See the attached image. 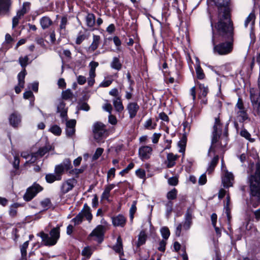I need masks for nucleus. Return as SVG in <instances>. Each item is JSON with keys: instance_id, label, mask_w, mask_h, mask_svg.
<instances>
[{"instance_id": "nucleus-30", "label": "nucleus", "mask_w": 260, "mask_h": 260, "mask_svg": "<svg viewBox=\"0 0 260 260\" xmlns=\"http://www.w3.org/2000/svg\"><path fill=\"white\" fill-rule=\"evenodd\" d=\"M29 3H24L22 9L18 10L17 12L16 15H17V17H19L21 18L22 17H23L24 14L27 12L28 9H27V7L29 8Z\"/></svg>"}, {"instance_id": "nucleus-63", "label": "nucleus", "mask_w": 260, "mask_h": 260, "mask_svg": "<svg viewBox=\"0 0 260 260\" xmlns=\"http://www.w3.org/2000/svg\"><path fill=\"white\" fill-rule=\"evenodd\" d=\"M136 175L140 178H144L145 177V172L142 169H139L136 172Z\"/></svg>"}, {"instance_id": "nucleus-64", "label": "nucleus", "mask_w": 260, "mask_h": 260, "mask_svg": "<svg viewBox=\"0 0 260 260\" xmlns=\"http://www.w3.org/2000/svg\"><path fill=\"white\" fill-rule=\"evenodd\" d=\"M86 81V79L85 77L83 76L80 75L77 77V82L78 84L80 85H83L85 83Z\"/></svg>"}, {"instance_id": "nucleus-17", "label": "nucleus", "mask_w": 260, "mask_h": 260, "mask_svg": "<svg viewBox=\"0 0 260 260\" xmlns=\"http://www.w3.org/2000/svg\"><path fill=\"white\" fill-rule=\"evenodd\" d=\"M21 117L19 114L14 112L11 114L9 117L10 124L14 127H16L21 122Z\"/></svg>"}, {"instance_id": "nucleus-35", "label": "nucleus", "mask_w": 260, "mask_h": 260, "mask_svg": "<svg viewBox=\"0 0 260 260\" xmlns=\"http://www.w3.org/2000/svg\"><path fill=\"white\" fill-rule=\"evenodd\" d=\"M64 169H63L62 165H56L54 169L55 174L58 177H59V179L61 180V176L63 174Z\"/></svg>"}, {"instance_id": "nucleus-33", "label": "nucleus", "mask_w": 260, "mask_h": 260, "mask_svg": "<svg viewBox=\"0 0 260 260\" xmlns=\"http://www.w3.org/2000/svg\"><path fill=\"white\" fill-rule=\"evenodd\" d=\"M237 117L240 122H243L248 119V116L245 110H239L237 112Z\"/></svg>"}, {"instance_id": "nucleus-53", "label": "nucleus", "mask_w": 260, "mask_h": 260, "mask_svg": "<svg viewBox=\"0 0 260 260\" xmlns=\"http://www.w3.org/2000/svg\"><path fill=\"white\" fill-rule=\"evenodd\" d=\"M73 96V93L71 90L67 89L62 93V97L64 100H68L72 98Z\"/></svg>"}, {"instance_id": "nucleus-25", "label": "nucleus", "mask_w": 260, "mask_h": 260, "mask_svg": "<svg viewBox=\"0 0 260 260\" xmlns=\"http://www.w3.org/2000/svg\"><path fill=\"white\" fill-rule=\"evenodd\" d=\"M82 213L83 217H85L86 219L90 222L92 218V215L90 212V209L86 204H84L83 209L81 211Z\"/></svg>"}, {"instance_id": "nucleus-41", "label": "nucleus", "mask_w": 260, "mask_h": 260, "mask_svg": "<svg viewBox=\"0 0 260 260\" xmlns=\"http://www.w3.org/2000/svg\"><path fill=\"white\" fill-rule=\"evenodd\" d=\"M196 72L198 79L202 80L205 78V75L204 73L203 70L202 69L200 65L197 66L196 68Z\"/></svg>"}, {"instance_id": "nucleus-48", "label": "nucleus", "mask_w": 260, "mask_h": 260, "mask_svg": "<svg viewBox=\"0 0 260 260\" xmlns=\"http://www.w3.org/2000/svg\"><path fill=\"white\" fill-rule=\"evenodd\" d=\"M51 204V201L49 199H45L41 202V205L44 210L49 208Z\"/></svg>"}, {"instance_id": "nucleus-3", "label": "nucleus", "mask_w": 260, "mask_h": 260, "mask_svg": "<svg viewBox=\"0 0 260 260\" xmlns=\"http://www.w3.org/2000/svg\"><path fill=\"white\" fill-rule=\"evenodd\" d=\"M214 2L218 9V21L221 20V22L231 23L227 7L230 0H214Z\"/></svg>"}, {"instance_id": "nucleus-55", "label": "nucleus", "mask_w": 260, "mask_h": 260, "mask_svg": "<svg viewBox=\"0 0 260 260\" xmlns=\"http://www.w3.org/2000/svg\"><path fill=\"white\" fill-rule=\"evenodd\" d=\"M78 109L88 111L90 109V107L86 103L82 102L79 104Z\"/></svg>"}, {"instance_id": "nucleus-10", "label": "nucleus", "mask_w": 260, "mask_h": 260, "mask_svg": "<svg viewBox=\"0 0 260 260\" xmlns=\"http://www.w3.org/2000/svg\"><path fill=\"white\" fill-rule=\"evenodd\" d=\"M51 146L46 145L41 147L37 152L31 153V157L28 160L30 163L35 162L39 157H41L51 150Z\"/></svg>"}, {"instance_id": "nucleus-50", "label": "nucleus", "mask_w": 260, "mask_h": 260, "mask_svg": "<svg viewBox=\"0 0 260 260\" xmlns=\"http://www.w3.org/2000/svg\"><path fill=\"white\" fill-rule=\"evenodd\" d=\"M104 151V149L102 148H98L96 149L94 154L92 156V160H95L98 159L100 156H101L103 152Z\"/></svg>"}, {"instance_id": "nucleus-23", "label": "nucleus", "mask_w": 260, "mask_h": 260, "mask_svg": "<svg viewBox=\"0 0 260 260\" xmlns=\"http://www.w3.org/2000/svg\"><path fill=\"white\" fill-rule=\"evenodd\" d=\"M40 23L43 29L48 28L53 24L52 21L48 16L42 17L40 20Z\"/></svg>"}, {"instance_id": "nucleus-1", "label": "nucleus", "mask_w": 260, "mask_h": 260, "mask_svg": "<svg viewBox=\"0 0 260 260\" xmlns=\"http://www.w3.org/2000/svg\"><path fill=\"white\" fill-rule=\"evenodd\" d=\"M219 36L228 39L225 42L216 44V35L212 30V43L214 46L213 52L220 55H224L230 53L233 49V27L231 23L221 22L220 20L215 25Z\"/></svg>"}, {"instance_id": "nucleus-52", "label": "nucleus", "mask_w": 260, "mask_h": 260, "mask_svg": "<svg viewBox=\"0 0 260 260\" xmlns=\"http://www.w3.org/2000/svg\"><path fill=\"white\" fill-rule=\"evenodd\" d=\"M136 204L137 201H134L133 202V204L130 208L129 210V214H130V218L132 220L134 218V214L136 211L137 207H136Z\"/></svg>"}, {"instance_id": "nucleus-5", "label": "nucleus", "mask_w": 260, "mask_h": 260, "mask_svg": "<svg viewBox=\"0 0 260 260\" xmlns=\"http://www.w3.org/2000/svg\"><path fill=\"white\" fill-rule=\"evenodd\" d=\"M215 124L213 126V131L212 132V138L211 141V145L208 151V155L211 151H215V148L216 147V143L219 138V135L221 133L220 130V122L219 118H216L215 119Z\"/></svg>"}, {"instance_id": "nucleus-42", "label": "nucleus", "mask_w": 260, "mask_h": 260, "mask_svg": "<svg viewBox=\"0 0 260 260\" xmlns=\"http://www.w3.org/2000/svg\"><path fill=\"white\" fill-rule=\"evenodd\" d=\"M50 131L57 136H59L61 133V129L57 125L52 126L50 128Z\"/></svg>"}, {"instance_id": "nucleus-6", "label": "nucleus", "mask_w": 260, "mask_h": 260, "mask_svg": "<svg viewBox=\"0 0 260 260\" xmlns=\"http://www.w3.org/2000/svg\"><path fill=\"white\" fill-rule=\"evenodd\" d=\"M92 131L94 138L98 142H100L107 135L105 125L100 122H95L93 124Z\"/></svg>"}, {"instance_id": "nucleus-15", "label": "nucleus", "mask_w": 260, "mask_h": 260, "mask_svg": "<svg viewBox=\"0 0 260 260\" xmlns=\"http://www.w3.org/2000/svg\"><path fill=\"white\" fill-rule=\"evenodd\" d=\"M76 182L75 179H70L63 182L61 186V192L64 194L71 190L74 187Z\"/></svg>"}, {"instance_id": "nucleus-27", "label": "nucleus", "mask_w": 260, "mask_h": 260, "mask_svg": "<svg viewBox=\"0 0 260 260\" xmlns=\"http://www.w3.org/2000/svg\"><path fill=\"white\" fill-rule=\"evenodd\" d=\"M178 156L177 155H174L172 153H170L167 155V167L168 168H171L175 166L176 162L175 161L178 158Z\"/></svg>"}, {"instance_id": "nucleus-36", "label": "nucleus", "mask_w": 260, "mask_h": 260, "mask_svg": "<svg viewBox=\"0 0 260 260\" xmlns=\"http://www.w3.org/2000/svg\"><path fill=\"white\" fill-rule=\"evenodd\" d=\"M26 75V71L24 69L20 72L18 75V85L20 87H23L24 84V78Z\"/></svg>"}, {"instance_id": "nucleus-9", "label": "nucleus", "mask_w": 260, "mask_h": 260, "mask_svg": "<svg viewBox=\"0 0 260 260\" xmlns=\"http://www.w3.org/2000/svg\"><path fill=\"white\" fill-rule=\"evenodd\" d=\"M250 100L253 107V112L255 116L260 117V93L250 91Z\"/></svg>"}, {"instance_id": "nucleus-22", "label": "nucleus", "mask_w": 260, "mask_h": 260, "mask_svg": "<svg viewBox=\"0 0 260 260\" xmlns=\"http://www.w3.org/2000/svg\"><path fill=\"white\" fill-rule=\"evenodd\" d=\"M101 42V37L98 35H93V41L89 47V50L93 52L95 51L99 47Z\"/></svg>"}, {"instance_id": "nucleus-39", "label": "nucleus", "mask_w": 260, "mask_h": 260, "mask_svg": "<svg viewBox=\"0 0 260 260\" xmlns=\"http://www.w3.org/2000/svg\"><path fill=\"white\" fill-rule=\"evenodd\" d=\"M115 187V185L113 184H110L106 186L104 191L102 194V198L104 199H108L109 197V193L110 191Z\"/></svg>"}, {"instance_id": "nucleus-54", "label": "nucleus", "mask_w": 260, "mask_h": 260, "mask_svg": "<svg viewBox=\"0 0 260 260\" xmlns=\"http://www.w3.org/2000/svg\"><path fill=\"white\" fill-rule=\"evenodd\" d=\"M28 246V241L25 242L20 247L21 255L26 256V249Z\"/></svg>"}, {"instance_id": "nucleus-32", "label": "nucleus", "mask_w": 260, "mask_h": 260, "mask_svg": "<svg viewBox=\"0 0 260 260\" xmlns=\"http://www.w3.org/2000/svg\"><path fill=\"white\" fill-rule=\"evenodd\" d=\"M111 67L112 68L117 70H120L121 69L122 64L118 58L116 57L113 58L111 63Z\"/></svg>"}, {"instance_id": "nucleus-60", "label": "nucleus", "mask_w": 260, "mask_h": 260, "mask_svg": "<svg viewBox=\"0 0 260 260\" xmlns=\"http://www.w3.org/2000/svg\"><path fill=\"white\" fill-rule=\"evenodd\" d=\"M66 121V127H72L73 128H75V125H76V120H70L69 121Z\"/></svg>"}, {"instance_id": "nucleus-21", "label": "nucleus", "mask_w": 260, "mask_h": 260, "mask_svg": "<svg viewBox=\"0 0 260 260\" xmlns=\"http://www.w3.org/2000/svg\"><path fill=\"white\" fill-rule=\"evenodd\" d=\"M255 18L254 11H252L246 18L244 21L245 27H247L249 25L251 27L253 26L255 23Z\"/></svg>"}, {"instance_id": "nucleus-8", "label": "nucleus", "mask_w": 260, "mask_h": 260, "mask_svg": "<svg viewBox=\"0 0 260 260\" xmlns=\"http://www.w3.org/2000/svg\"><path fill=\"white\" fill-rule=\"evenodd\" d=\"M43 187L41 186L39 184L35 183L32 186L28 187L25 193L23 196V199L26 201H30L38 193L41 191L43 190Z\"/></svg>"}, {"instance_id": "nucleus-43", "label": "nucleus", "mask_w": 260, "mask_h": 260, "mask_svg": "<svg viewBox=\"0 0 260 260\" xmlns=\"http://www.w3.org/2000/svg\"><path fill=\"white\" fill-rule=\"evenodd\" d=\"M83 219L82 213L80 212L75 218L72 219V221L74 222L75 225H78L82 222Z\"/></svg>"}, {"instance_id": "nucleus-4", "label": "nucleus", "mask_w": 260, "mask_h": 260, "mask_svg": "<svg viewBox=\"0 0 260 260\" xmlns=\"http://www.w3.org/2000/svg\"><path fill=\"white\" fill-rule=\"evenodd\" d=\"M40 235L45 245H54L56 243L60 236L59 228L56 227L52 229L50 232V237L43 232H41Z\"/></svg>"}, {"instance_id": "nucleus-24", "label": "nucleus", "mask_w": 260, "mask_h": 260, "mask_svg": "<svg viewBox=\"0 0 260 260\" xmlns=\"http://www.w3.org/2000/svg\"><path fill=\"white\" fill-rule=\"evenodd\" d=\"M113 106L115 110L118 112H121L124 109L120 97H117L113 100Z\"/></svg>"}, {"instance_id": "nucleus-44", "label": "nucleus", "mask_w": 260, "mask_h": 260, "mask_svg": "<svg viewBox=\"0 0 260 260\" xmlns=\"http://www.w3.org/2000/svg\"><path fill=\"white\" fill-rule=\"evenodd\" d=\"M60 165H62L63 169L67 171H69L73 167L71 162L69 159H65Z\"/></svg>"}, {"instance_id": "nucleus-47", "label": "nucleus", "mask_w": 260, "mask_h": 260, "mask_svg": "<svg viewBox=\"0 0 260 260\" xmlns=\"http://www.w3.org/2000/svg\"><path fill=\"white\" fill-rule=\"evenodd\" d=\"M156 124L152 123V121L151 118L148 119L144 124V127L148 129H153L155 128Z\"/></svg>"}, {"instance_id": "nucleus-62", "label": "nucleus", "mask_w": 260, "mask_h": 260, "mask_svg": "<svg viewBox=\"0 0 260 260\" xmlns=\"http://www.w3.org/2000/svg\"><path fill=\"white\" fill-rule=\"evenodd\" d=\"M160 136H161L160 134L154 133L153 135V136L152 138V141L153 143H154V144L157 143Z\"/></svg>"}, {"instance_id": "nucleus-31", "label": "nucleus", "mask_w": 260, "mask_h": 260, "mask_svg": "<svg viewBox=\"0 0 260 260\" xmlns=\"http://www.w3.org/2000/svg\"><path fill=\"white\" fill-rule=\"evenodd\" d=\"M146 237V235L144 231H141L138 237V241L137 243V247H139L145 243Z\"/></svg>"}, {"instance_id": "nucleus-56", "label": "nucleus", "mask_w": 260, "mask_h": 260, "mask_svg": "<svg viewBox=\"0 0 260 260\" xmlns=\"http://www.w3.org/2000/svg\"><path fill=\"white\" fill-rule=\"evenodd\" d=\"M178 146L180 147V150H179L180 152L184 153L185 151V148L186 146V140L185 139L181 140L179 143Z\"/></svg>"}, {"instance_id": "nucleus-57", "label": "nucleus", "mask_w": 260, "mask_h": 260, "mask_svg": "<svg viewBox=\"0 0 260 260\" xmlns=\"http://www.w3.org/2000/svg\"><path fill=\"white\" fill-rule=\"evenodd\" d=\"M178 180L176 177H171L168 179V183L171 185L175 186L178 184Z\"/></svg>"}, {"instance_id": "nucleus-11", "label": "nucleus", "mask_w": 260, "mask_h": 260, "mask_svg": "<svg viewBox=\"0 0 260 260\" xmlns=\"http://www.w3.org/2000/svg\"><path fill=\"white\" fill-rule=\"evenodd\" d=\"M234 183V176L231 172L228 170L223 171V174L222 176V183L224 187H230L233 186Z\"/></svg>"}, {"instance_id": "nucleus-12", "label": "nucleus", "mask_w": 260, "mask_h": 260, "mask_svg": "<svg viewBox=\"0 0 260 260\" xmlns=\"http://www.w3.org/2000/svg\"><path fill=\"white\" fill-rule=\"evenodd\" d=\"M152 148L149 146H143L139 149V155L142 160L148 159L152 154Z\"/></svg>"}, {"instance_id": "nucleus-38", "label": "nucleus", "mask_w": 260, "mask_h": 260, "mask_svg": "<svg viewBox=\"0 0 260 260\" xmlns=\"http://www.w3.org/2000/svg\"><path fill=\"white\" fill-rule=\"evenodd\" d=\"M240 135L241 137L245 138L246 139L249 140L251 142L254 141V139L251 138L250 134L245 128H243L241 131Z\"/></svg>"}, {"instance_id": "nucleus-46", "label": "nucleus", "mask_w": 260, "mask_h": 260, "mask_svg": "<svg viewBox=\"0 0 260 260\" xmlns=\"http://www.w3.org/2000/svg\"><path fill=\"white\" fill-rule=\"evenodd\" d=\"M177 190L175 188H173L169 191L167 194V198L168 200H174L177 197Z\"/></svg>"}, {"instance_id": "nucleus-20", "label": "nucleus", "mask_w": 260, "mask_h": 260, "mask_svg": "<svg viewBox=\"0 0 260 260\" xmlns=\"http://www.w3.org/2000/svg\"><path fill=\"white\" fill-rule=\"evenodd\" d=\"M126 222L125 217L122 215H118L112 218V223L114 226H123Z\"/></svg>"}, {"instance_id": "nucleus-28", "label": "nucleus", "mask_w": 260, "mask_h": 260, "mask_svg": "<svg viewBox=\"0 0 260 260\" xmlns=\"http://www.w3.org/2000/svg\"><path fill=\"white\" fill-rule=\"evenodd\" d=\"M86 22L88 27H93L95 23V17L94 14L92 13L88 14L86 17Z\"/></svg>"}, {"instance_id": "nucleus-16", "label": "nucleus", "mask_w": 260, "mask_h": 260, "mask_svg": "<svg viewBox=\"0 0 260 260\" xmlns=\"http://www.w3.org/2000/svg\"><path fill=\"white\" fill-rule=\"evenodd\" d=\"M126 109L129 115V118H134L137 115V112L140 109L139 106L136 102H131L128 104Z\"/></svg>"}, {"instance_id": "nucleus-26", "label": "nucleus", "mask_w": 260, "mask_h": 260, "mask_svg": "<svg viewBox=\"0 0 260 260\" xmlns=\"http://www.w3.org/2000/svg\"><path fill=\"white\" fill-rule=\"evenodd\" d=\"M219 160V156L218 155H216L212 158L211 162L209 164L208 168L207 170V172L208 174H211L214 170L215 167L217 165Z\"/></svg>"}, {"instance_id": "nucleus-34", "label": "nucleus", "mask_w": 260, "mask_h": 260, "mask_svg": "<svg viewBox=\"0 0 260 260\" xmlns=\"http://www.w3.org/2000/svg\"><path fill=\"white\" fill-rule=\"evenodd\" d=\"M45 179L49 183H52L55 181H59V177H58L55 174H48L45 176Z\"/></svg>"}, {"instance_id": "nucleus-59", "label": "nucleus", "mask_w": 260, "mask_h": 260, "mask_svg": "<svg viewBox=\"0 0 260 260\" xmlns=\"http://www.w3.org/2000/svg\"><path fill=\"white\" fill-rule=\"evenodd\" d=\"M85 39L86 36L85 35L79 34L76 39V43L78 45H80Z\"/></svg>"}, {"instance_id": "nucleus-14", "label": "nucleus", "mask_w": 260, "mask_h": 260, "mask_svg": "<svg viewBox=\"0 0 260 260\" xmlns=\"http://www.w3.org/2000/svg\"><path fill=\"white\" fill-rule=\"evenodd\" d=\"M12 5V0H0V14H9Z\"/></svg>"}, {"instance_id": "nucleus-51", "label": "nucleus", "mask_w": 260, "mask_h": 260, "mask_svg": "<svg viewBox=\"0 0 260 260\" xmlns=\"http://www.w3.org/2000/svg\"><path fill=\"white\" fill-rule=\"evenodd\" d=\"M92 252L91 249L88 246L84 247L82 251V255L86 256L87 258H89Z\"/></svg>"}, {"instance_id": "nucleus-19", "label": "nucleus", "mask_w": 260, "mask_h": 260, "mask_svg": "<svg viewBox=\"0 0 260 260\" xmlns=\"http://www.w3.org/2000/svg\"><path fill=\"white\" fill-rule=\"evenodd\" d=\"M113 249L119 254L120 257L124 255L122 241L120 236L117 238L116 244L113 246Z\"/></svg>"}, {"instance_id": "nucleus-49", "label": "nucleus", "mask_w": 260, "mask_h": 260, "mask_svg": "<svg viewBox=\"0 0 260 260\" xmlns=\"http://www.w3.org/2000/svg\"><path fill=\"white\" fill-rule=\"evenodd\" d=\"M28 60L29 58L27 56H25L24 57L21 56L19 58V62L21 66L24 68L27 65Z\"/></svg>"}, {"instance_id": "nucleus-45", "label": "nucleus", "mask_w": 260, "mask_h": 260, "mask_svg": "<svg viewBox=\"0 0 260 260\" xmlns=\"http://www.w3.org/2000/svg\"><path fill=\"white\" fill-rule=\"evenodd\" d=\"M160 232L162 237L165 240L168 239L170 235V232L169 229L166 226L163 227L161 229Z\"/></svg>"}, {"instance_id": "nucleus-37", "label": "nucleus", "mask_w": 260, "mask_h": 260, "mask_svg": "<svg viewBox=\"0 0 260 260\" xmlns=\"http://www.w3.org/2000/svg\"><path fill=\"white\" fill-rule=\"evenodd\" d=\"M199 87L200 89V92L199 93V96L200 97H206L208 92V89L207 86H205L204 84H202L201 83H199Z\"/></svg>"}, {"instance_id": "nucleus-2", "label": "nucleus", "mask_w": 260, "mask_h": 260, "mask_svg": "<svg viewBox=\"0 0 260 260\" xmlns=\"http://www.w3.org/2000/svg\"><path fill=\"white\" fill-rule=\"evenodd\" d=\"M250 188L249 205L256 208L260 205V163L256 164V170L253 175L248 178Z\"/></svg>"}, {"instance_id": "nucleus-40", "label": "nucleus", "mask_w": 260, "mask_h": 260, "mask_svg": "<svg viewBox=\"0 0 260 260\" xmlns=\"http://www.w3.org/2000/svg\"><path fill=\"white\" fill-rule=\"evenodd\" d=\"M85 169V167H81L80 169H73L69 171V173L71 175H75L78 177V175L82 173Z\"/></svg>"}, {"instance_id": "nucleus-29", "label": "nucleus", "mask_w": 260, "mask_h": 260, "mask_svg": "<svg viewBox=\"0 0 260 260\" xmlns=\"http://www.w3.org/2000/svg\"><path fill=\"white\" fill-rule=\"evenodd\" d=\"M68 23V19L66 17H63L60 21L59 25V31L61 34L65 35L67 32L66 28Z\"/></svg>"}, {"instance_id": "nucleus-13", "label": "nucleus", "mask_w": 260, "mask_h": 260, "mask_svg": "<svg viewBox=\"0 0 260 260\" xmlns=\"http://www.w3.org/2000/svg\"><path fill=\"white\" fill-rule=\"evenodd\" d=\"M104 226L102 225H98L90 234L89 238L95 237L97 238L98 242L101 243L103 241L104 236Z\"/></svg>"}, {"instance_id": "nucleus-61", "label": "nucleus", "mask_w": 260, "mask_h": 260, "mask_svg": "<svg viewBox=\"0 0 260 260\" xmlns=\"http://www.w3.org/2000/svg\"><path fill=\"white\" fill-rule=\"evenodd\" d=\"M21 19L20 17H17V15H16L12 19V28H15L19 23V20Z\"/></svg>"}, {"instance_id": "nucleus-58", "label": "nucleus", "mask_w": 260, "mask_h": 260, "mask_svg": "<svg viewBox=\"0 0 260 260\" xmlns=\"http://www.w3.org/2000/svg\"><path fill=\"white\" fill-rule=\"evenodd\" d=\"M166 242L165 240H161L159 243V247L158 250L160 251L164 252L166 249Z\"/></svg>"}, {"instance_id": "nucleus-7", "label": "nucleus", "mask_w": 260, "mask_h": 260, "mask_svg": "<svg viewBox=\"0 0 260 260\" xmlns=\"http://www.w3.org/2000/svg\"><path fill=\"white\" fill-rule=\"evenodd\" d=\"M192 223V215L189 210L185 214V221L179 223L176 227L175 234L176 236L180 237L181 234V230H188L190 229Z\"/></svg>"}, {"instance_id": "nucleus-18", "label": "nucleus", "mask_w": 260, "mask_h": 260, "mask_svg": "<svg viewBox=\"0 0 260 260\" xmlns=\"http://www.w3.org/2000/svg\"><path fill=\"white\" fill-rule=\"evenodd\" d=\"M57 112L60 113V116L62 118V121H66L67 119V109L66 108V104L63 102H60L57 106Z\"/></svg>"}]
</instances>
